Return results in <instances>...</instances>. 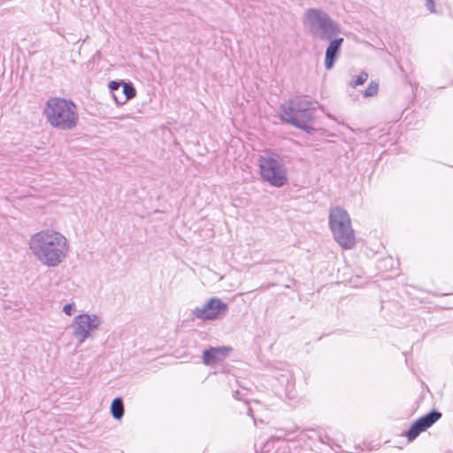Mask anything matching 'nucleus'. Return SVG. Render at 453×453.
Returning a JSON list of instances; mask_svg holds the SVG:
<instances>
[{
    "label": "nucleus",
    "instance_id": "6",
    "mask_svg": "<svg viewBox=\"0 0 453 453\" xmlns=\"http://www.w3.org/2000/svg\"><path fill=\"white\" fill-rule=\"evenodd\" d=\"M303 22L311 33L321 40H332L340 33L339 25L326 12L319 9L307 10Z\"/></svg>",
    "mask_w": 453,
    "mask_h": 453
},
{
    "label": "nucleus",
    "instance_id": "13",
    "mask_svg": "<svg viewBox=\"0 0 453 453\" xmlns=\"http://www.w3.org/2000/svg\"><path fill=\"white\" fill-rule=\"evenodd\" d=\"M111 413L115 419L122 418L124 415V404L120 397L115 398L111 404Z\"/></svg>",
    "mask_w": 453,
    "mask_h": 453
},
{
    "label": "nucleus",
    "instance_id": "3",
    "mask_svg": "<svg viewBox=\"0 0 453 453\" xmlns=\"http://www.w3.org/2000/svg\"><path fill=\"white\" fill-rule=\"evenodd\" d=\"M281 119L296 127L311 134L314 128L310 125L315 119L311 103L305 97H295L281 106Z\"/></svg>",
    "mask_w": 453,
    "mask_h": 453
},
{
    "label": "nucleus",
    "instance_id": "2",
    "mask_svg": "<svg viewBox=\"0 0 453 453\" xmlns=\"http://www.w3.org/2000/svg\"><path fill=\"white\" fill-rule=\"evenodd\" d=\"M43 113L53 127L63 131L73 129L79 120L76 105L72 101L60 97L49 99Z\"/></svg>",
    "mask_w": 453,
    "mask_h": 453
},
{
    "label": "nucleus",
    "instance_id": "5",
    "mask_svg": "<svg viewBox=\"0 0 453 453\" xmlns=\"http://www.w3.org/2000/svg\"><path fill=\"white\" fill-rule=\"evenodd\" d=\"M329 226L334 240L342 248L349 250L354 247L356 243L355 233L351 226L350 218L344 209L339 206L331 208Z\"/></svg>",
    "mask_w": 453,
    "mask_h": 453
},
{
    "label": "nucleus",
    "instance_id": "16",
    "mask_svg": "<svg viewBox=\"0 0 453 453\" xmlns=\"http://www.w3.org/2000/svg\"><path fill=\"white\" fill-rule=\"evenodd\" d=\"M122 82L118 81H111L109 84V88L112 92V96L114 97V92H119L121 88Z\"/></svg>",
    "mask_w": 453,
    "mask_h": 453
},
{
    "label": "nucleus",
    "instance_id": "11",
    "mask_svg": "<svg viewBox=\"0 0 453 453\" xmlns=\"http://www.w3.org/2000/svg\"><path fill=\"white\" fill-rule=\"evenodd\" d=\"M231 349L227 347H217L206 349L203 353V363L206 365H212L226 358Z\"/></svg>",
    "mask_w": 453,
    "mask_h": 453
},
{
    "label": "nucleus",
    "instance_id": "20",
    "mask_svg": "<svg viewBox=\"0 0 453 453\" xmlns=\"http://www.w3.org/2000/svg\"><path fill=\"white\" fill-rule=\"evenodd\" d=\"M248 414H249L250 416H251V417L253 416L251 407H249V408H248Z\"/></svg>",
    "mask_w": 453,
    "mask_h": 453
},
{
    "label": "nucleus",
    "instance_id": "14",
    "mask_svg": "<svg viewBox=\"0 0 453 453\" xmlns=\"http://www.w3.org/2000/svg\"><path fill=\"white\" fill-rule=\"evenodd\" d=\"M368 79V73L365 72H362L354 81L349 82V85L352 88H356L357 86L363 85Z\"/></svg>",
    "mask_w": 453,
    "mask_h": 453
},
{
    "label": "nucleus",
    "instance_id": "10",
    "mask_svg": "<svg viewBox=\"0 0 453 453\" xmlns=\"http://www.w3.org/2000/svg\"><path fill=\"white\" fill-rule=\"evenodd\" d=\"M330 43L326 50L325 55V67L326 70H331L339 56L340 48L343 42V38H333L329 40Z\"/></svg>",
    "mask_w": 453,
    "mask_h": 453
},
{
    "label": "nucleus",
    "instance_id": "18",
    "mask_svg": "<svg viewBox=\"0 0 453 453\" xmlns=\"http://www.w3.org/2000/svg\"><path fill=\"white\" fill-rule=\"evenodd\" d=\"M426 6L432 13H436L435 4L434 0H426Z\"/></svg>",
    "mask_w": 453,
    "mask_h": 453
},
{
    "label": "nucleus",
    "instance_id": "15",
    "mask_svg": "<svg viewBox=\"0 0 453 453\" xmlns=\"http://www.w3.org/2000/svg\"><path fill=\"white\" fill-rule=\"evenodd\" d=\"M378 93V84L372 81L364 92L365 97L373 96Z\"/></svg>",
    "mask_w": 453,
    "mask_h": 453
},
{
    "label": "nucleus",
    "instance_id": "19",
    "mask_svg": "<svg viewBox=\"0 0 453 453\" xmlns=\"http://www.w3.org/2000/svg\"><path fill=\"white\" fill-rule=\"evenodd\" d=\"M234 397L236 399H240V392L239 391L234 392Z\"/></svg>",
    "mask_w": 453,
    "mask_h": 453
},
{
    "label": "nucleus",
    "instance_id": "12",
    "mask_svg": "<svg viewBox=\"0 0 453 453\" xmlns=\"http://www.w3.org/2000/svg\"><path fill=\"white\" fill-rule=\"evenodd\" d=\"M119 92H121L120 96L114 92V100L118 104H124L127 100L135 96V89L131 83L122 82Z\"/></svg>",
    "mask_w": 453,
    "mask_h": 453
},
{
    "label": "nucleus",
    "instance_id": "21",
    "mask_svg": "<svg viewBox=\"0 0 453 453\" xmlns=\"http://www.w3.org/2000/svg\"><path fill=\"white\" fill-rule=\"evenodd\" d=\"M117 95H118L119 96H121V92H117Z\"/></svg>",
    "mask_w": 453,
    "mask_h": 453
},
{
    "label": "nucleus",
    "instance_id": "17",
    "mask_svg": "<svg viewBox=\"0 0 453 453\" xmlns=\"http://www.w3.org/2000/svg\"><path fill=\"white\" fill-rule=\"evenodd\" d=\"M76 311V307H75V304L73 303H67L64 306L63 308V311L68 315V316H71L74 313V311Z\"/></svg>",
    "mask_w": 453,
    "mask_h": 453
},
{
    "label": "nucleus",
    "instance_id": "7",
    "mask_svg": "<svg viewBox=\"0 0 453 453\" xmlns=\"http://www.w3.org/2000/svg\"><path fill=\"white\" fill-rule=\"evenodd\" d=\"M103 322L102 317L95 313H83L76 316L73 319L72 328L73 336L77 340L78 344L81 345L89 338L91 333L98 330Z\"/></svg>",
    "mask_w": 453,
    "mask_h": 453
},
{
    "label": "nucleus",
    "instance_id": "4",
    "mask_svg": "<svg viewBox=\"0 0 453 453\" xmlns=\"http://www.w3.org/2000/svg\"><path fill=\"white\" fill-rule=\"evenodd\" d=\"M262 179L271 186L281 188L288 182V171L283 158L277 153L265 150L258 157Z\"/></svg>",
    "mask_w": 453,
    "mask_h": 453
},
{
    "label": "nucleus",
    "instance_id": "1",
    "mask_svg": "<svg viewBox=\"0 0 453 453\" xmlns=\"http://www.w3.org/2000/svg\"><path fill=\"white\" fill-rule=\"evenodd\" d=\"M28 247L35 258L49 268L60 265L70 252L66 236L51 228L42 229L31 235Z\"/></svg>",
    "mask_w": 453,
    "mask_h": 453
},
{
    "label": "nucleus",
    "instance_id": "8",
    "mask_svg": "<svg viewBox=\"0 0 453 453\" xmlns=\"http://www.w3.org/2000/svg\"><path fill=\"white\" fill-rule=\"evenodd\" d=\"M228 306L226 303L218 297H212L203 306L196 307L193 314L203 320H214L219 319L220 314H226Z\"/></svg>",
    "mask_w": 453,
    "mask_h": 453
},
{
    "label": "nucleus",
    "instance_id": "9",
    "mask_svg": "<svg viewBox=\"0 0 453 453\" xmlns=\"http://www.w3.org/2000/svg\"><path fill=\"white\" fill-rule=\"evenodd\" d=\"M441 418V413L436 410H433L429 413L417 419L411 426L406 434L408 441H411L416 439L422 432L432 426Z\"/></svg>",
    "mask_w": 453,
    "mask_h": 453
}]
</instances>
